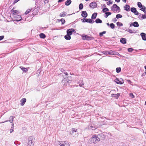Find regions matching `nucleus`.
I'll list each match as a JSON object with an SVG mask.
<instances>
[{"instance_id": "obj_1", "label": "nucleus", "mask_w": 146, "mask_h": 146, "mask_svg": "<svg viewBox=\"0 0 146 146\" xmlns=\"http://www.w3.org/2000/svg\"><path fill=\"white\" fill-rule=\"evenodd\" d=\"M100 141V138L98 137V135H93L92 137L89 139V141L90 143H97Z\"/></svg>"}, {"instance_id": "obj_2", "label": "nucleus", "mask_w": 146, "mask_h": 146, "mask_svg": "<svg viewBox=\"0 0 146 146\" xmlns=\"http://www.w3.org/2000/svg\"><path fill=\"white\" fill-rule=\"evenodd\" d=\"M33 138L32 136L29 137L28 139L27 146H34V144L33 141Z\"/></svg>"}, {"instance_id": "obj_3", "label": "nucleus", "mask_w": 146, "mask_h": 146, "mask_svg": "<svg viewBox=\"0 0 146 146\" xmlns=\"http://www.w3.org/2000/svg\"><path fill=\"white\" fill-rule=\"evenodd\" d=\"M19 11L13 8L11 10V15L13 17H15V16L17 15H18L19 13Z\"/></svg>"}, {"instance_id": "obj_4", "label": "nucleus", "mask_w": 146, "mask_h": 146, "mask_svg": "<svg viewBox=\"0 0 146 146\" xmlns=\"http://www.w3.org/2000/svg\"><path fill=\"white\" fill-rule=\"evenodd\" d=\"M112 11L114 12H118L119 9V7L116 4H114L111 8Z\"/></svg>"}, {"instance_id": "obj_5", "label": "nucleus", "mask_w": 146, "mask_h": 146, "mask_svg": "<svg viewBox=\"0 0 146 146\" xmlns=\"http://www.w3.org/2000/svg\"><path fill=\"white\" fill-rule=\"evenodd\" d=\"M82 39L84 40H92L93 39V38L92 37H91L90 36H88L87 35H86L85 34H83L82 35Z\"/></svg>"}, {"instance_id": "obj_6", "label": "nucleus", "mask_w": 146, "mask_h": 146, "mask_svg": "<svg viewBox=\"0 0 146 146\" xmlns=\"http://www.w3.org/2000/svg\"><path fill=\"white\" fill-rule=\"evenodd\" d=\"M114 81L118 84H122L124 83L123 79L121 78L118 79L117 78L114 80Z\"/></svg>"}, {"instance_id": "obj_7", "label": "nucleus", "mask_w": 146, "mask_h": 146, "mask_svg": "<svg viewBox=\"0 0 146 146\" xmlns=\"http://www.w3.org/2000/svg\"><path fill=\"white\" fill-rule=\"evenodd\" d=\"M58 144L59 146H70L69 143L66 141L59 142Z\"/></svg>"}, {"instance_id": "obj_8", "label": "nucleus", "mask_w": 146, "mask_h": 146, "mask_svg": "<svg viewBox=\"0 0 146 146\" xmlns=\"http://www.w3.org/2000/svg\"><path fill=\"white\" fill-rule=\"evenodd\" d=\"M15 17H13L14 19V21H20L21 19V17L20 15H17L15 16Z\"/></svg>"}, {"instance_id": "obj_9", "label": "nucleus", "mask_w": 146, "mask_h": 146, "mask_svg": "<svg viewBox=\"0 0 146 146\" xmlns=\"http://www.w3.org/2000/svg\"><path fill=\"white\" fill-rule=\"evenodd\" d=\"M74 31V29H69L67 30V33L68 35H71Z\"/></svg>"}, {"instance_id": "obj_10", "label": "nucleus", "mask_w": 146, "mask_h": 146, "mask_svg": "<svg viewBox=\"0 0 146 146\" xmlns=\"http://www.w3.org/2000/svg\"><path fill=\"white\" fill-rule=\"evenodd\" d=\"M97 6V4L95 2H93L90 4V7L92 8H95Z\"/></svg>"}, {"instance_id": "obj_11", "label": "nucleus", "mask_w": 146, "mask_h": 146, "mask_svg": "<svg viewBox=\"0 0 146 146\" xmlns=\"http://www.w3.org/2000/svg\"><path fill=\"white\" fill-rule=\"evenodd\" d=\"M26 101V99L25 98L22 99L20 101V104L21 106H23Z\"/></svg>"}, {"instance_id": "obj_12", "label": "nucleus", "mask_w": 146, "mask_h": 146, "mask_svg": "<svg viewBox=\"0 0 146 146\" xmlns=\"http://www.w3.org/2000/svg\"><path fill=\"white\" fill-rule=\"evenodd\" d=\"M142 39L144 40H146V34L144 33H141L140 34Z\"/></svg>"}, {"instance_id": "obj_13", "label": "nucleus", "mask_w": 146, "mask_h": 146, "mask_svg": "<svg viewBox=\"0 0 146 146\" xmlns=\"http://www.w3.org/2000/svg\"><path fill=\"white\" fill-rule=\"evenodd\" d=\"M82 21L83 22H87L88 23H91L92 22V20L90 19H82Z\"/></svg>"}, {"instance_id": "obj_14", "label": "nucleus", "mask_w": 146, "mask_h": 146, "mask_svg": "<svg viewBox=\"0 0 146 146\" xmlns=\"http://www.w3.org/2000/svg\"><path fill=\"white\" fill-rule=\"evenodd\" d=\"M139 17L141 19H143L146 18V14L143 15L139 14Z\"/></svg>"}, {"instance_id": "obj_15", "label": "nucleus", "mask_w": 146, "mask_h": 146, "mask_svg": "<svg viewBox=\"0 0 146 146\" xmlns=\"http://www.w3.org/2000/svg\"><path fill=\"white\" fill-rule=\"evenodd\" d=\"M124 8L125 10L128 11H130V7L128 5H126L124 7Z\"/></svg>"}, {"instance_id": "obj_16", "label": "nucleus", "mask_w": 146, "mask_h": 146, "mask_svg": "<svg viewBox=\"0 0 146 146\" xmlns=\"http://www.w3.org/2000/svg\"><path fill=\"white\" fill-rule=\"evenodd\" d=\"M82 16L84 17H86L88 15L86 11H84L82 12L81 14Z\"/></svg>"}, {"instance_id": "obj_17", "label": "nucleus", "mask_w": 146, "mask_h": 146, "mask_svg": "<svg viewBox=\"0 0 146 146\" xmlns=\"http://www.w3.org/2000/svg\"><path fill=\"white\" fill-rule=\"evenodd\" d=\"M119 94H112L111 95V97H115V98L117 99L119 98Z\"/></svg>"}, {"instance_id": "obj_18", "label": "nucleus", "mask_w": 146, "mask_h": 146, "mask_svg": "<svg viewBox=\"0 0 146 146\" xmlns=\"http://www.w3.org/2000/svg\"><path fill=\"white\" fill-rule=\"evenodd\" d=\"M77 130L74 128H72L70 131V133L71 135H72L74 133L76 132Z\"/></svg>"}, {"instance_id": "obj_19", "label": "nucleus", "mask_w": 146, "mask_h": 146, "mask_svg": "<svg viewBox=\"0 0 146 146\" xmlns=\"http://www.w3.org/2000/svg\"><path fill=\"white\" fill-rule=\"evenodd\" d=\"M64 38L67 40H70L71 38L70 35L67 34V35L64 36Z\"/></svg>"}, {"instance_id": "obj_20", "label": "nucleus", "mask_w": 146, "mask_h": 146, "mask_svg": "<svg viewBox=\"0 0 146 146\" xmlns=\"http://www.w3.org/2000/svg\"><path fill=\"white\" fill-rule=\"evenodd\" d=\"M120 42L123 44H125L126 42V40L125 38H121L120 39Z\"/></svg>"}, {"instance_id": "obj_21", "label": "nucleus", "mask_w": 146, "mask_h": 146, "mask_svg": "<svg viewBox=\"0 0 146 146\" xmlns=\"http://www.w3.org/2000/svg\"><path fill=\"white\" fill-rule=\"evenodd\" d=\"M90 127L91 129L92 130H95L97 128V127H97L96 126L94 125H91L90 126V127H89L88 128L90 129Z\"/></svg>"}, {"instance_id": "obj_22", "label": "nucleus", "mask_w": 146, "mask_h": 146, "mask_svg": "<svg viewBox=\"0 0 146 146\" xmlns=\"http://www.w3.org/2000/svg\"><path fill=\"white\" fill-rule=\"evenodd\" d=\"M20 68L24 72H27L28 70L27 68H25V67H23V66L20 67Z\"/></svg>"}, {"instance_id": "obj_23", "label": "nucleus", "mask_w": 146, "mask_h": 146, "mask_svg": "<svg viewBox=\"0 0 146 146\" xmlns=\"http://www.w3.org/2000/svg\"><path fill=\"white\" fill-rule=\"evenodd\" d=\"M71 3V1L70 0H67L65 3V5L66 6H68Z\"/></svg>"}, {"instance_id": "obj_24", "label": "nucleus", "mask_w": 146, "mask_h": 146, "mask_svg": "<svg viewBox=\"0 0 146 146\" xmlns=\"http://www.w3.org/2000/svg\"><path fill=\"white\" fill-rule=\"evenodd\" d=\"M10 123H13V116H11L9 118L8 121Z\"/></svg>"}, {"instance_id": "obj_25", "label": "nucleus", "mask_w": 146, "mask_h": 146, "mask_svg": "<svg viewBox=\"0 0 146 146\" xmlns=\"http://www.w3.org/2000/svg\"><path fill=\"white\" fill-rule=\"evenodd\" d=\"M133 26L135 27H137L139 26V25L138 22H135L133 23Z\"/></svg>"}, {"instance_id": "obj_26", "label": "nucleus", "mask_w": 146, "mask_h": 146, "mask_svg": "<svg viewBox=\"0 0 146 146\" xmlns=\"http://www.w3.org/2000/svg\"><path fill=\"white\" fill-rule=\"evenodd\" d=\"M97 15V13H93L92 16V19H95Z\"/></svg>"}, {"instance_id": "obj_27", "label": "nucleus", "mask_w": 146, "mask_h": 146, "mask_svg": "<svg viewBox=\"0 0 146 146\" xmlns=\"http://www.w3.org/2000/svg\"><path fill=\"white\" fill-rule=\"evenodd\" d=\"M142 8L141 9H140L143 11V12L145 13H146V11H145V9H146V7H144V6H143V7H142Z\"/></svg>"}, {"instance_id": "obj_28", "label": "nucleus", "mask_w": 146, "mask_h": 146, "mask_svg": "<svg viewBox=\"0 0 146 146\" xmlns=\"http://www.w3.org/2000/svg\"><path fill=\"white\" fill-rule=\"evenodd\" d=\"M97 23H102V21L99 19H97L95 21Z\"/></svg>"}, {"instance_id": "obj_29", "label": "nucleus", "mask_w": 146, "mask_h": 146, "mask_svg": "<svg viewBox=\"0 0 146 146\" xmlns=\"http://www.w3.org/2000/svg\"><path fill=\"white\" fill-rule=\"evenodd\" d=\"M105 14L106 15L105 17L107 18L109 15L111 14V13L110 12H107L105 13Z\"/></svg>"}, {"instance_id": "obj_30", "label": "nucleus", "mask_w": 146, "mask_h": 146, "mask_svg": "<svg viewBox=\"0 0 146 146\" xmlns=\"http://www.w3.org/2000/svg\"><path fill=\"white\" fill-rule=\"evenodd\" d=\"M108 54H115V52L112 50H110L108 52Z\"/></svg>"}, {"instance_id": "obj_31", "label": "nucleus", "mask_w": 146, "mask_h": 146, "mask_svg": "<svg viewBox=\"0 0 146 146\" xmlns=\"http://www.w3.org/2000/svg\"><path fill=\"white\" fill-rule=\"evenodd\" d=\"M40 37L42 38H44L45 37V36L43 33H41L40 34Z\"/></svg>"}, {"instance_id": "obj_32", "label": "nucleus", "mask_w": 146, "mask_h": 146, "mask_svg": "<svg viewBox=\"0 0 146 146\" xmlns=\"http://www.w3.org/2000/svg\"><path fill=\"white\" fill-rule=\"evenodd\" d=\"M116 70L117 73H119L120 72L121 68L120 67L117 68H116Z\"/></svg>"}, {"instance_id": "obj_33", "label": "nucleus", "mask_w": 146, "mask_h": 146, "mask_svg": "<svg viewBox=\"0 0 146 146\" xmlns=\"http://www.w3.org/2000/svg\"><path fill=\"white\" fill-rule=\"evenodd\" d=\"M66 15V13L65 12H62L60 14V16L61 17H64Z\"/></svg>"}, {"instance_id": "obj_34", "label": "nucleus", "mask_w": 146, "mask_h": 146, "mask_svg": "<svg viewBox=\"0 0 146 146\" xmlns=\"http://www.w3.org/2000/svg\"><path fill=\"white\" fill-rule=\"evenodd\" d=\"M83 7V5L82 3H80L79 5V9H82Z\"/></svg>"}, {"instance_id": "obj_35", "label": "nucleus", "mask_w": 146, "mask_h": 146, "mask_svg": "<svg viewBox=\"0 0 146 146\" xmlns=\"http://www.w3.org/2000/svg\"><path fill=\"white\" fill-rule=\"evenodd\" d=\"M110 27L112 29H113L115 27V25L113 23L110 25Z\"/></svg>"}, {"instance_id": "obj_36", "label": "nucleus", "mask_w": 146, "mask_h": 146, "mask_svg": "<svg viewBox=\"0 0 146 146\" xmlns=\"http://www.w3.org/2000/svg\"><path fill=\"white\" fill-rule=\"evenodd\" d=\"M122 17V15L120 14H117L116 15V18L117 19L121 18Z\"/></svg>"}, {"instance_id": "obj_37", "label": "nucleus", "mask_w": 146, "mask_h": 146, "mask_svg": "<svg viewBox=\"0 0 146 146\" xmlns=\"http://www.w3.org/2000/svg\"><path fill=\"white\" fill-rule=\"evenodd\" d=\"M131 12L134 13H135L137 11L136 8L134 7L131 8Z\"/></svg>"}, {"instance_id": "obj_38", "label": "nucleus", "mask_w": 146, "mask_h": 146, "mask_svg": "<svg viewBox=\"0 0 146 146\" xmlns=\"http://www.w3.org/2000/svg\"><path fill=\"white\" fill-rule=\"evenodd\" d=\"M84 85V83L82 81L81 82H80L79 83V85L80 86V87H82Z\"/></svg>"}, {"instance_id": "obj_39", "label": "nucleus", "mask_w": 146, "mask_h": 146, "mask_svg": "<svg viewBox=\"0 0 146 146\" xmlns=\"http://www.w3.org/2000/svg\"><path fill=\"white\" fill-rule=\"evenodd\" d=\"M117 25L118 26H122L123 24L119 22H117Z\"/></svg>"}, {"instance_id": "obj_40", "label": "nucleus", "mask_w": 146, "mask_h": 146, "mask_svg": "<svg viewBox=\"0 0 146 146\" xmlns=\"http://www.w3.org/2000/svg\"><path fill=\"white\" fill-rule=\"evenodd\" d=\"M138 6L139 8H141L142 7V5L141 4V3L140 2H138Z\"/></svg>"}, {"instance_id": "obj_41", "label": "nucleus", "mask_w": 146, "mask_h": 146, "mask_svg": "<svg viewBox=\"0 0 146 146\" xmlns=\"http://www.w3.org/2000/svg\"><path fill=\"white\" fill-rule=\"evenodd\" d=\"M129 96L131 98H134L135 97V96L133 94L131 93L129 94Z\"/></svg>"}, {"instance_id": "obj_42", "label": "nucleus", "mask_w": 146, "mask_h": 146, "mask_svg": "<svg viewBox=\"0 0 146 146\" xmlns=\"http://www.w3.org/2000/svg\"><path fill=\"white\" fill-rule=\"evenodd\" d=\"M112 3V1L111 0H109V1L107 2V4L108 5H109L110 4H111Z\"/></svg>"}, {"instance_id": "obj_43", "label": "nucleus", "mask_w": 146, "mask_h": 146, "mask_svg": "<svg viewBox=\"0 0 146 146\" xmlns=\"http://www.w3.org/2000/svg\"><path fill=\"white\" fill-rule=\"evenodd\" d=\"M108 11L109 9L107 8H104L103 9L102 11L103 12H105Z\"/></svg>"}, {"instance_id": "obj_44", "label": "nucleus", "mask_w": 146, "mask_h": 146, "mask_svg": "<svg viewBox=\"0 0 146 146\" xmlns=\"http://www.w3.org/2000/svg\"><path fill=\"white\" fill-rule=\"evenodd\" d=\"M127 31L130 33H134V32L131 29H128Z\"/></svg>"}, {"instance_id": "obj_45", "label": "nucleus", "mask_w": 146, "mask_h": 146, "mask_svg": "<svg viewBox=\"0 0 146 146\" xmlns=\"http://www.w3.org/2000/svg\"><path fill=\"white\" fill-rule=\"evenodd\" d=\"M31 10L30 9L27 10L25 13V14L26 15L28 14L29 13V12Z\"/></svg>"}, {"instance_id": "obj_46", "label": "nucleus", "mask_w": 146, "mask_h": 146, "mask_svg": "<svg viewBox=\"0 0 146 146\" xmlns=\"http://www.w3.org/2000/svg\"><path fill=\"white\" fill-rule=\"evenodd\" d=\"M133 48H129L128 49V52H131L133 51Z\"/></svg>"}, {"instance_id": "obj_47", "label": "nucleus", "mask_w": 146, "mask_h": 146, "mask_svg": "<svg viewBox=\"0 0 146 146\" xmlns=\"http://www.w3.org/2000/svg\"><path fill=\"white\" fill-rule=\"evenodd\" d=\"M105 33H106V32L105 31H103V32H102V33H100V36H102L103 35V34H105Z\"/></svg>"}, {"instance_id": "obj_48", "label": "nucleus", "mask_w": 146, "mask_h": 146, "mask_svg": "<svg viewBox=\"0 0 146 146\" xmlns=\"http://www.w3.org/2000/svg\"><path fill=\"white\" fill-rule=\"evenodd\" d=\"M10 133H11L14 131V128H11L9 130Z\"/></svg>"}, {"instance_id": "obj_49", "label": "nucleus", "mask_w": 146, "mask_h": 146, "mask_svg": "<svg viewBox=\"0 0 146 146\" xmlns=\"http://www.w3.org/2000/svg\"><path fill=\"white\" fill-rule=\"evenodd\" d=\"M61 21L62 22V24H63L65 22V20L63 19H62L61 20Z\"/></svg>"}, {"instance_id": "obj_50", "label": "nucleus", "mask_w": 146, "mask_h": 146, "mask_svg": "<svg viewBox=\"0 0 146 146\" xmlns=\"http://www.w3.org/2000/svg\"><path fill=\"white\" fill-rule=\"evenodd\" d=\"M43 0L44 1V3H48V0Z\"/></svg>"}, {"instance_id": "obj_51", "label": "nucleus", "mask_w": 146, "mask_h": 146, "mask_svg": "<svg viewBox=\"0 0 146 146\" xmlns=\"http://www.w3.org/2000/svg\"><path fill=\"white\" fill-rule=\"evenodd\" d=\"M134 13L136 15H138L139 14V13L137 11Z\"/></svg>"}, {"instance_id": "obj_52", "label": "nucleus", "mask_w": 146, "mask_h": 146, "mask_svg": "<svg viewBox=\"0 0 146 146\" xmlns=\"http://www.w3.org/2000/svg\"><path fill=\"white\" fill-rule=\"evenodd\" d=\"M4 38L3 36H0V40H2Z\"/></svg>"}, {"instance_id": "obj_53", "label": "nucleus", "mask_w": 146, "mask_h": 146, "mask_svg": "<svg viewBox=\"0 0 146 146\" xmlns=\"http://www.w3.org/2000/svg\"><path fill=\"white\" fill-rule=\"evenodd\" d=\"M19 0H15L13 2V4H15V3H16Z\"/></svg>"}, {"instance_id": "obj_54", "label": "nucleus", "mask_w": 146, "mask_h": 146, "mask_svg": "<svg viewBox=\"0 0 146 146\" xmlns=\"http://www.w3.org/2000/svg\"><path fill=\"white\" fill-rule=\"evenodd\" d=\"M66 80L67 82L68 83H70L71 82V81L70 80H68V79H66Z\"/></svg>"}, {"instance_id": "obj_55", "label": "nucleus", "mask_w": 146, "mask_h": 146, "mask_svg": "<svg viewBox=\"0 0 146 146\" xmlns=\"http://www.w3.org/2000/svg\"><path fill=\"white\" fill-rule=\"evenodd\" d=\"M104 54H108V51H105L104 52Z\"/></svg>"}, {"instance_id": "obj_56", "label": "nucleus", "mask_w": 146, "mask_h": 146, "mask_svg": "<svg viewBox=\"0 0 146 146\" xmlns=\"http://www.w3.org/2000/svg\"><path fill=\"white\" fill-rule=\"evenodd\" d=\"M64 0H58V3H60L64 1Z\"/></svg>"}, {"instance_id": "obj_57", "label": "nucleus", "mask_w": 146, "mask_h": 146, "mask_svg": "<svg viewBox=\"0 0 146 146\" xmlns=\"http://www.w3.org/2000/svg\"><path fill=\"white\" fill-rule=\"evenodd\" d=\"M12 123V126L11 128H14V123Z\"/></svg>"}, {"instance_id": "obj_58", "label": "nucleus", "mask_w": 146, "mask_h": 146, "mask_svg": "<svg viewBox=\"0 0 146 146\" xmlns=\"http://www.w3.org/2000/svg\"><path fill=\"white\" fill-rule=\"evenodd\" d=\"M127 82H128V83H129L130 84H131V81L129 80H128Z\"/></svg>"}, {"instance_id": "obj_59", "label": "nucleus", "mask_w": 146, "mask_h": 146, "mask_svg": "<svg viewBox=\"0 0 146 146\" xmlns=\"http://www.w3.org/2000/svg\"><path fill=\"white\" fill-rule=\"evenodd\" d=\"M60 70L62 72H63L64 71V69H63V68H60Z\"/></svg>"}, {"instance_id": "obj_60", "label": "nucleus", "mask_w": 146, "mask_h": 146, "mask_svg": "<svg viewBox=\"0 0 146 146\" xmlns=\"http://www.w3.org/2000/svg\"><path fill=\"white\" fill-rule=\"evenodd\" d=\"M115 1L117 2H119L120 0H115Z\"/></svg>"}, {"instance_id": "obj_61", "label": "nucleus", "mask_w": 146, "mask_h": 146, "mask_svg": "<svg viewBox=\"0 0 146 146\" xmlns=\"http://www.w3.org/2000/svg\"><path fill=\"white\" fill-rule=\"evenodd\" d=\"M133 23H131L130 25V27H131L133 25Z\"/></svg>"}, {"instance_id": "obj_62", "label": "nucleus", "mask_w": 146, "mask_h": 146, "mask_svg": "<svg viewBox=\"0 0 146 146\" xmlns=\"http://www.w3.org/2000/svg\"><path fill=\"white\" fill-rule=\"evenodd\" d=\"M122 1L123 2H125V3H126V0H122Z\"/></svg>"}, {"instance_id": "obj_63", "label": "nucleus", "mask_w": 146, "mask_h": 146, "mask_svg": "<svg viewBox=\"0 0 146 146\" xmlns=\"http://www.w3.org/2000/svg\"><path fill=\"white\" fill-rule=\"evenodd\" d=\"M8 121L7 120V121H4V122H2L1 123H4V122H7Z\"/></svg>"}, {"instance_id": "obj_64", "label": "nucleus", "mask_w": 146, "mask_h": 146, "mask_svg": "<svg viewBox=\"0 0 146 146\" xmlns=\"http://www.w3.org/2000/svg\"><path fill=\"white\" fill-rule=\"evenodd\" d=\"M145 70H146V66H145Z\"/></svg>"}]
</instances>
